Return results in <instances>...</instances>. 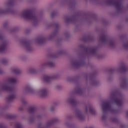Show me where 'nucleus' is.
Segmentation results:
<instances>
[{
	"label": "nucleus",
	"instance_id": "1",
	"mask_svg": "<svg viewBox=\"0 0 128 128\" xmlns=\"http://www.w3.org/2000/svg\"><path fill=\"white\" fill-rule=\"evenodd\" d=\"M115 102L116 106H120L122 104V99L120 98L116 92H111L108 98L107 101L102 104V108L103 112L102 119L104 120L106 118L108 112H110L111 114H118V110L112 108L110 104Z\"/></svg>",
	"mask_w": 128,
	"mask_h": 128
},
{
	"label": "nucleus",
	"instance_id": "2",
	"mask_svg": "<svg viewBox=\"0 0 128 128\" xmlns=\"http://www.w3.org/2000/svg\"><path fill=\"white\" fill-rule=\"evenodd\" d=\"M98 4L100 6H114L117 14H120L124 12V6L120 0H100Z\"/></svg>",
	"mask_w": 128,
	"mask_h": 128
},
{
	"label": "nucleus",
	"instance_id": "3",
	"mask_svg": "<svg viewBox=\"0 0 128 128\" xmlns=\"http://www.w3.org/2000/svg\"><path fill=\"white\" fill-rule=\"evenodd\" d=\"M18 82V78L16 76H11L4 80L3 82L0 84V92H14V88L10 86L8 84H16Z\"/></svg>",
	"mask_w": 128,
	"mask_h": 128
},
{
	"label": "nucleus",
	"instance_id": "4",
	"mask_svg": "<svg viewBox=\"0 0 128 128\" xmlns=\"http://www.w3.org/2000/svg\"><path fill=\"white\" fill-rule=\"evenodd\" d=\"M20 16L26 20L32 22L34 26H36L38 24V18L32 14V9L26 8L23 10L20 14Z\"/></svg>",
	"mask_w": 128,
	"mask_h": 128
},
{
	"label": "nucleus",
	"instance_id": "5",
	"mask_svg": "<svg viewBox=\"0 0 128 128\" xmlns=\"http://www.w3.org/2000/svg\"><path fill=\"white\" fill-rule=\"evenodd\" d=\"M14 2V0H8L5 2L3 5V8H0V15L8 14V12H12Z\"/></svg>",
	"mask_w": 128,
	"mask_h": 128
},
{
	"label": "nucleus",
	"instance_id": "6",
	"mask_svg": "<svg viewBox=\"0 0 128 128\" xmlns=\"http://www.w3.org/2000/svg\"><path fill=\"white\" fill-rule=\"evenodd\" d=\"M88 106H84V110L83 112L77 109L74 111V116L76 120L80 122H84L86 120V116L88 114Z\"/></svg>",
	"mask_w": 128,
	"mask_h": 128
},
{
	"label": "nucleus",
	"instance_id": "7",
	"mask_svg": "<svg viewBox=\"0 0 128 128\" xmlns=\"http://www.w3.org/2000/svg\"><path fill=\"white\" fill-rule=\"evenodd\" d=\"M100 40L103 42V44H106L109 48L112 50L116 48V40H108L104 34H102L100 36Z\"/></svg>",
	"mask_w": 128,
	"mask_h": 128
},
{
	"label": "nucleus",
	"instance_id": "8",
	"mask_svg": "<svg viewBox=\"0 0 128 128\" xmlns=\"http://www.w3.org/2000/svg\"><path fill=\"white\" fill-rule=\"evenodd\" d=\"M60 122V120L58 118H54L51 120H48L46 122L45 124L42 122H39L38 124V128H50L52 124H57Z\"/></svg>",
	"mask_w": 128,
	"mask_h": 128
},
{
	"label": "nucleus",
	"instance_id": "9",
	"mask_svg": "<svg viewBox=\"0 0 128 128\" xmlns=\"http://www.w3.org/2000/svg\"><path fill=\"white\" fill-rule=\"evenodd\" d=\"M0 52H4L8 50V42L4 39V36L0 33Z\"/></svg>",
	"mask_w": 128,
	"mask_h": 128
},
{
	"label": "nucleus",
	"instance_id": "10",
	"mask_svg": "<svg viewBox=\"0 0 128 128\" xmlns=\"http://www.w3.org/2000/svg\"><path fill=\"white\" fill-rule=\"evenodd\" d=\"M84 58V56L80 55L78 60H72L71 62L72 66L74 68H80V66H84V62L82 61V60Z\"/></svg>",
	"mask_w": 128,
	"mask_h": 128
},
{
	"label": "nucleus",
	"instance_id": "11",
	"mask_svg": "<svg viewBox=\"0 0 128 128\" xmlns=\"http://www.w3.org/2000/svg\"><path fill=\"white\" fill-rule=\"evenodd\" d=\"M96 47H86L84 48V52L86 56H92V54H96Z\"/></svg>",
	"mask_w": 128,
	"mask_h": 128
},
{
	"label": "nucleus",
	"instance_id": "12",
	"mask_svg": "<svg viewBox=\"0 0 128 128\" xmlns=\"http://www.w3.org/2000/svg\"><path fill=\"white\" fill-rule=\"evenodd\" d=\"M60 76L58 73L54 74L52 76H45L43 77V81L46 84H50L54 78H58Z\"/></svg>",
	"mask_w": 128,
	"mask_h": 128
},
{
	"label": "nucleus",
	"instance_id": "13",
	"mask_svg": "<svg viewBox=\"0 0 128 128\" xmlns=\"http://www.w3.org/2000/svg\"><path fill=\"white\" fill-rule=\"evenodd\" d=\"M22 92L24 94H34V89L30 84H26L22 90Z\"/></svg>",
	"mask_w": 128,
	"mask_h": 128
},
{
	"label": "nucleus",
	"instance_id": "14",
	"mask_svg": "<svg viewBox=\"0 0 128 128\" xmlns=\"http://www.w3.org/2000/svg\"><path fill=\"white\" fill-rule=\"evenodd\" d=\"M20 44L24 46L27 52H32V48L30 41L22 40H20Z\"/></svg>",
	"mask_w": 128,
	"mask_h": 128
},
{
	"label": "nucleus",
	"instance_id": "15",
	"mask_svg": "<svg viewBox=\"0 0 128 128\" xmlns=\"http://www.w3.org/2000/svg\"><path fill=\"white\" fill-rule=\"evenodd\" d=\"M66 104L71 106H76L78 104V101L76 100L73 96H70L65 100Z\"/></svg>",
	"mask_w": 128,
	"mask_h": 128
},
{
	"label": "nucleus",
	"instance_id": "16",
	"mask_svg": "<svg viewBox=\"0 0 128 128\" xmlns=\"http://www.w3.org/2000/svg\"><path fill=\"white\" fill-rule=\"evenodd\" d=\"M37 94L41 98H46L48 94V90L46 88H41L38 90Z\"/></svg>",
	"mask_w": 128,
	"mask_h": 128
},
{
	"label": "nucleus",
	"instance_id": "17",
	"mask_svg": "<svg viewBox=\"0 0 128 128\" xmlns=\"http://www.w3.org/2000/svg\"><path fill=\"white\" fill-rule=\"evenodd\" d=\"M46 66H50V68H54L56 64L52 60H48L46 62L40 65L42 68H44Z\"/></svg>",
	"mask_w": 128,
	"mask_h": 128
},
{
	"label": "nucleus",
	"instance_id": "18",
	"mask_svg": "<svg viewBox=\"0 0 128 128\" xmlns=\"http://www.w3.org/2000/svg\"><path fill=\"white\" fill-rule=\"evenodd\" d=\"M54 26L56 30H54L52 34L48 36V40H52V38H54L56 36L58 32V28H60V24H58V23H55L54 24Z\"/></svg>",
	"mask_w": 128,
	"mask_h": 128
},
{
	"label": "nucleus",
	"instance_id": "19",
	"mask_svg": "<svg viewBox=\"0 0 128 128\" xmlns=\"http://www.w3.org/2000/svg\"><path fill=\"white\" fill-rule=\"evenodd\" d=\"M2 92H10L9 95L7 98L8 102H12L14 98H16V94H14L15 90L14 89V91H2Z\"/></svg>",
	"mask_w": 128,
	"mask_h": 128
},
{
	"label": "nucleus",
	"instance_id": "20",
	"mask_svg": "<svg viewBox=\"0 0 128 128\" xmlns=\"http://www.w3.org/2000/svg\"><path fill=\"white\" fill-rule=\"evenodd\" d=\"M26 72L30 74H38V70L36 68L30 67L27 69Z\"/></svg>",
	"mask_w": 128,
	"mask_h": 128
},
{
	"label": "nucleus",
	"instance_id": "21",
	"mask_svg": "<svg viewBox=\"0 0 128 128\" xmlns=\"http://www.w3.org/2000/svg\"><path fill=\"white\" fill-rule=\"evenodd\" d=\"M85 106H86L88 108V112L91 114H92V116H96V109H94V108L92 105L88 104L87 105H85Z\"/></svg>",
	"mask_w": 128,
	"mask_h": 128
},
{
	"label": "nucleus",
	"instance_id": "22",
	"mask_svg": "<svg viewBox=\"0 0 128 128\" xmlns=\"http://www.w3.org/2000/svg\"><path fill=\"white\" fill-rule=\"evenodd\" d=\"M120 86L122 88H126L128 86V83L126 82V79L124 78H120Z\"/></svg>",
	"mask_w": 128,
	"mask_h": 128
},
{
	"label": "nucleus",
	"instance_id": "23",
	"mask_svg": "<svg viewBox=\"0 0 128 128\" xmlns=\"http://www.w3.org/2000/svg\"><path fill=\"white\" fill-rule=\"evenodd\" d=\"M65 22H74L76 20V16H73L71 18H70L68 16H65L64 17Z\"/></svg>",
	"mask_w": 128,
	"mask_h": 128
},
{
	"label": "nucleus",
	"instance_id": "24",
	"mask_svg": "<svg viewBox=\"0 0 128 128\" xmlns=\"http://www.w3.org/2000/svg\"><path fill=\"white\" fill-rule=\"evenodd\" d=\"M10 72L16 74H22V70L18 68L12 67L10 68Z\"/></svg>",
	"mask_w": 128,
	"mask_h": 128
},
{
	"label": "nucleus",
	"instance_id": "25",
	"mask_svg": "<svg viewBox=\"0 0 128 128\" xmlns=\"http://www.w3.org/2000/svg\"><path fill=\"white\" fill-rule=\"evenodd\" d=\"M128 67L126 66L124 64H122V65L118 68V71L120 72H126L128 70Z\"/></svg>",
	"mask_w": 128,
	"mask_h": 128
},
{
	"label": "nucleus",
	"instance_id": "26",
	"mask_svg": "<svg viewBox=\"0 0 128 128\" xmlns=\"http://www.w3.org/2000/svg\"><path fill=\"white\" fill-rule=\"evenodd\" d=\"M36 111V106H29L27 110L29 114H34Z\"/></svg>",
	"mask_w": 128,
	"mask_h": 128
},
{
	"label": "nucleus",
	"instance_id": "27",
	"mask_svg": "<svg viewBox=\"0 0 128 128\" xmlns=\"http://www.w3.org/2000/svg\"><path fill=\"white\" fill-rule=\"evenodd\" d=\"M84 92H86V90L82 89L80 88H78L76 90V94H78V96H84Z\"/></svg>",
	"mask_w": 128,
	"mask_h": 128
},
{
	"label": "nucleus",
	"instance_id": "28",
	"mask_svg": "<svg viewBox=\"0 0 128 128\" xmlns=\"http://www.w3.org/2000/svg\"><path fill=\"white\" fill-rule=\"evenodd\" d=\"M44 40L46 38L44 36H41L40 38H37L35 42L37 44H42L44 42Z\"/></svg>",
	"mask_w": 128,
	"mask_h": 128
},
{
	"label": "nucleus",
	"instance_id": "29",
	"mask_svg": "<svg viewBox=\"0 0 128 128\" xmlns=\"http://www.w3.org/2000/svg\"><path fill=\"white\" fill-rule=\"evenodd\" d=\"M18 116L14 114H7L6 116V118L8 120H14V118H16Z\"/></svg>",
	"mask_w": 128,
	"mask_h": 128
},
{
	"label": "nucleus",
	"instance_id": "30",
	"mask_svg": "<svg viewBox=\"0 0 128 128\" xmlns=\"http://www.w3.org/2000/svg\"><path fill=\"white\" fill-rule=\"evenodd\" d=\"M91 84L92 86H98V82L96 80H95L94 78H92V76H91Z\"/></svg>",
	"mask_w": 128,
	"mask_h": 128
},
{
	"label": "nucleus",
	"instance_id": "31",
	"mask_svg": "<svg viewBox=\"0 0 128 128\" xmlns=\"http://www.w3.org/2000/svg\"><path fill=\"white\" fill-rule=\"evenodd\" d=\"M1 62L2 64H4V66H6L8 64V58H3L1 60Z\"/></svg>",
	"mask_w": 128,
	"mask_h": 128
},
{
	"label": "nucleus",
	"instance_id": "32",
	"mask_svg": "<svg viewBox=\"0 0 128 128\" xmlns=\"http://www.w3.org/2000/svg\"><path fill=\"white\" fill-rule=\"evenodd\" d=\"M18 58H20V60H26V57L24 55H20L18 56Z\"/></svg>",
	"mask_w": 128,
	"mask_h": 128
},
{
	"label": "nucleus",
	"instance_id": "33",
	"mask_svg": "<svg viewBox=\"0 0 128 128\" xmlns=\"http://www.w3.org/2000/svg\"><path fill=\"white\" fill-rule=\"evenodd\" d=\"M123 48L125 50H128V42H124L122 44Z\"/></svg>",
	"mask_w": 128,
	"mask_h": 128
},
{
	"label": "nucleus",
	"instance_id": "34",
	"mask_svg": "<svg viewBox=\"0 0 128 128\" xmlns=\"http://www.w3.org/2000/svg\"><path fill=\"white\" fill-rule=\"evenodd\" d=\"M15 128H22V124L20 123L17 122L16 124Z\"/></svg>",
	"mask_w": 128,
	"mask_h": 128
},
{
	"label": "nucleus",
	"instance_id": "35",
	"mask_svg": "<svg viewBox=\"0 0 128 128\" xmlns=\"http://www.w3.org/2000/svg\"><path fill=\"white\" fill-rule=\"evenodd\" d=\"M21 102H22V106H26V104H28V102H26V100L24 98H22L21 100Z\"/></svg>",
	"mask_w": 128,
	"mask_h": 128
},
{
	"label": "nucleus",
	"instance_id": "36",
	"mask_svg": "<svg viewBox=\"0 0 128 128\" xmlns=\"http://www.w3.org/2000/svg\"><path fill=\"white\" fill-rule=\"evenodd\" d=\"M34 120V118L33 117H30L28 118V122L30 123L33 122Z\"/></svg>",
	"mask_w": 128,
	"mask_h": 128
},
{
	"label": "nucleus",
	"instance_id": "37",
	"mask_svg": "<svg viewBox=\"0 0 128 128\" xmlns=\"http://www.w3.org/2000/svg\"><path fill=\"white\" fill-rule=\"evenodd\" d=\"M64 36L66 38H70V32H66L64 34Z\"/></svg>",
	"mask_w": 128,
	"mask_h": 128
},
{
	"label": "nucleus",
	"instance_id": "38",
	"mask_svg": "<svg viewBox=\"0 0 128 128\" xmlns=\"http://www.w3.org/2000/svg\"><path fill=\"white\" fill-rule=\"evenodd\" d=\"M62 86L60 85H57L56 86V90H62Z\"/></svg>",
	"mask_w": 128,
	"mask_h": 128
},
{
	"label": "nucleus",
	"instance_id": "39",
	"mask_svg": "<svg viewBox=\"0 0 128 128\" xmlns=\"http://www.w3.org/2000/svg\"><path fill=\"white\" fill-rule=\"evenodd\" d=\"M66 80H67V82H72V78L68 77L66 78Z\"/></svg>",
	"mask_w": 128,
	"mask_h": 128
},
{
	"label": "nucleus",
	"instance_id": "40",
	"mask_svg": "<svg viewBox=\"0 0 128 128\" xmlns=\"http://www.w3.org/2000/svg\"><path fill=\"white\" fill-rule=\"evenodd\" d=\"M54 110H56V107L54 106H51L50 108V112H54Z\"/></svg>",
	"mask_w": 128,
	"mask_h": 128
},
{
	"label": "nucleus",
	"instance_id": "41",
	"mask_svg": "<svg viewBox=\"0 0 128 128\" xmlns=\"http://www.w3.org/2000/svg\"><path fill=\"white\" fill-rule=\"evenodd\" d=\"M56 14V13L55 12H52L50 14L51 18H54Z\"/></svg>",
	"mask_w": 128,
	"mask_h": 128
},
{
	"label": "nucleus",
	"instance_id": "42",
	"mask_svg": "<svg viewBox=\"0 0 128 128\" xmlns=\"http://www.w3.org/2000/svg\"><path fill=\"white\" fill-rule=\"evenodd\" d=\"M8 24H9L8 22H4V26H5V28L6 26H8Z\"/></svg>",
	"mask_w": 128,
	"mask_h": 128
},
{
	"label": "nucleus",
	"instance_id": "43",
	"mask_svg": "<svg viewBox=\"0 0 128 128\" xmlns=\"http://www.w3.org/2000/svg\"><path fill=\"white\" fill-rule=\"evenodd\" d=\"M114 72H116V70L114 69H111L110 71V74H114Z\"/></svg>",
	"mask_w": 128,
	"mask_h": 128
},
{
	"label": "nucleus",
	"instance_id": "44",
	"mask_svg": "<svg viewBox=\"0 0 128 128\" xmlns=\"http://www.w3.org/2000/svg\"><path fill=\"white\" fill-rule=\"evenodd\" d=\"M53 106H58V102H54L53 104H52V105Z\"/></svg>",
	"mask_w": 128,
	"mask_h": 128
},
{
	"label": "nucleus",
	"instance_id": "45",
	"mask_svg": "<svg viewBox=\"0 0 128 128\" xmlns=\"http://www.w3.org/2000/svg\"><path fill=\"white\" fill-rule=\"evenodd\" d=\"M112 122H116V118H112Z\"/></svg>",
	"mask_w": 128,
	"mask_h": 128
},
{
	"label": "nucleus",
	"instance_id": "46",
	"mask_svg": "<svg viewBox=\"0 0 128 128\" xmlns=\"http://www.w3.org/2000/svg\"><path fill=\"white\" fill-rule=\"evenodd\" d=\"M42 114L37 115L38 118H42Z\"/></svg>",
	"mask_w": 128,
	"mask_h": 128
},
{
	"label": "nucleus",
	"instance_id": "47",
	"mask_svg": "<svg viewBox=\"0 0 128 128\" xmlns=\"http://www.w3.org/2000/svg\"><path fill=\"white\" fill-rule=\"evenodd\" d=\"M4 70L0 68V74H4Z\"/></svg>",
	"mask_w": 128,
	"mask_h": 128
},
{
	"label": "nucleus",
	"instance_id": "48",
	"mask_svg": "<svg viewBox=\"0 0 128 128\" xmlns=\"http://www.w3.org/2000/svg\"><path fill=\"white\" fill-rule=\"evenodd\" d=\"M62 51H60L59 52H58V54H62Z\"/></svg>",
	"mask_w": 128,
	"mask_h": 128
},
{
	"label": "nucleus",
	"instance_id": "49",
	"mask_svg": "<svg viewBox=\"0 0 128 128\" xmlns=\"http://www.w3.org/2000/svg\"><path fill=\"white\" fill-rule=\"evenodd\" d=\"M0 128H4V124H0Z\"/></svg>",
	"mask_w": 128,
	"mask_h": 128
},
{
	"label": "nucleus",
	"instance_id": "50",
	"mask_svg": "<svg viewBox=\"0 0 128 128\" xmlns=\"http://www.w3.org/2000/svg\"><path fill=\"white\" fill-rule=\"evenodd\" d=\"M126 116L127 118H128V110H127V111L126 112Z\"/></svg>",
	"mask_w": 128,
	"mask_h": 128
},
{
	"label": "nucleus",
	"instance_id": "51",
	"mask_svg": "<svg viewBox=\"0 0 128 128\" xmlns=\"http://www.w3.org/2000/svg\"><path fill=\"white\" fill-rule=\"evenodd\" d=\"M80 48H84V46H83V45L81 46H80Z\"/></svg>",
	"mask_w": 128,
	"mask_h": 128
},
{
	"label": "nucleus",
	"instance_id": "52",
	"mask_svg": "<svg viewBox=\"0 0 128 128\" xmlns=\"http://www.w3.org/2000/svg\"><path fill=\"white\" fill-rule=\"evenodd\" d=\"M20 110H22V108H20Z\"/></svg>",
	"mask_w": 128,
	"mask_h": 128
},
{
	"label": "nucleus",
	"instance_id": "53",
	"mask_svg": "<svg viewBox=\"0 0 128 128\" xmlns=\"http://www.w3.org/2000/svg\"><path fill=\"white\" fill-rule=\"evenodd\" d=\"M126 22H128V18L127 20H126Z\"/></svg>",
	"mask_w": 128,
	"mask_h": 128
},
{
	"label": "nucleus",
	"instance_id": "54",
	"mask_svg": "<svg viewBox=\"0 0 128 128\" xmlns=\"http://www.w3.org/2000/svg\"><path fill=\"white\" fill-rule=\"evenodd\" d=\"M120 38H121V39L122 38V36H121L120 37Z\"/></svg>",
	"mask_w": 128,
	"mask_h": 128
},
{
	"label": "nucleus",
	"instance_id": "55",
	"mask_svg": "<svg viewBox=\"0 0 128 128\" xmlns=\"http://www.w3.org/2000/svg\"><path fill=\"white\" fill-rule=\"evenodd\" d=\"M86 80H88V76H86Z\"/></svg>",
	"mask_w": 128,
	"mask_h": 128
},
{
	"label": "nucleus",
	"instance_id": "56",
	"mask_svg": "<svg viewBox=\"0 0 128 128\" xmlns=\"http://www.w3.org/2000/svg\"><path fill=\"white\" fill-rule=\"evenodd\" d=\"M89 0V2H92V0Z\"/></svg>",
	"mask_w": 128,
	"mask_h": 128
},
{
	"label": "nucleus",
	"instance_id": "57",
	"mask_svg": "<svg viewBox=\"0 0 128 128\" xmlns=\"http://www.w3.org/2000/svg\"><path fill=\"white\" fill-rule=\"evenodd\" d=\"M3 110H4V108H3Z\"/></svg>",
	"mask_w": 128,
	"mask_h": 128
}]
</instances>
